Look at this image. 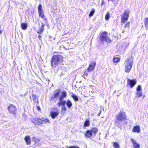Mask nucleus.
<instances>
[{
    "label": "nucleus",
    "instance_id": "5701e85b",
    "mask_svg": "<svg viewBox=\"0 0 148 148\" xmlns=\"http://www.w3.org/2000/svg\"><path fill=\"white\" fill-rule=\"evenodd\" d=\"M71 97L73 98V100H74L75 101H78L79 100L78 97L75 95L73 94V93H72Z\"/></svg>",
    "mask_w": 148,
    "mask_h": 148
},
{
    "label": "nucleus",
    "instance_id": "4468645a",
    "mask_svg": "<svg viewBox=\"0 0 148 148\" xmlns=\"http://www.w3.org/2000/svg\"><path fill=\"white\" fill-rule=\"evenodd\" d=\"M131 141L133 144V147L134 148H140V145L134 140L132 138L131 139Z\"/></svg>",
    "mask_w": 148,
    "mask_h": 148
},
{
    "label": "nucleus",
    "instance_id": "79ce46f5",
    "mask_svg": "<svg viewBox=\"0 0 148 148\" xmlns=\"http://www.w3.org/2000/svg\"><path fill=\"white\" fill-rule=\"evenodd\" d=\"M38 37L39 38V39L40 40H42V38H41V36L40 35H38Z\"/></svg>",
    "mask_w": 148,
    "mask_h": 148
},
{
    "label": "nucleus",
    "instance_id": "473e14b6",
    "mask_svg": "<svg viewBox=\"0 0 148 148\" xmlns=\"http://www.w3.org/2000/svg\"><path fill=\"white\" fill-rule=\"evenodd\" d=\"M32 140L36 143H38L39 142V140L34 137L32 138Z\"/></svg>",
    "mask_w": 148,
    "mask_h": 148
},
{
    "label": "nucleus",
    "instance_id": "e433bc0d",
    "mask_svg": "<svg viewBox=\"0 0 148 148\" xmlns=\"http://www.w3.org/2000/svg\"><path fill=\"white\" fill-rule=\"evenodd\" d=\"M51 16H53V17H55L56 16V13H55V10H53V11H52L51 13Z\"/></svg>",
    "mask_w": 148,
    "mask_h": 148
},
{
    "label": "nucleus",
    "instance_id": "9b49d317",
    "mask_svg": "<svg viewBox=\"0 0 148 148\" xmlns=\"http://www.w3.org/2000/svg\"><path fill=\"white\" fill-rule=\"evenodd\" d=\"M95 65V62H93L90 64L89 65L88 67L87 68V71H88V72L92 71L94 70Z\"/></svg>",
    "mask_w": 148,
    "mask_h": 148
},
{
    "label": "nucleus",
    "instance_id": "7ed1b4c3",
    "mask_svg": "<svg viewBox=\"0 0 148 148\" xmlns=\"http://www.w3.org/2000/svg\"><path fill=\"white\" fill-rule=\"evenodd\" d=\"M32 122L34 124L36 125H39L40 124H48L49 123V121L48 119H45L42 118V119H33Z\"/></svg>",
    "mask_w": 148,
    "mask_h": 148
},
{
    "label": "nucleus",
    "instance_id": "6ab92c4d",
    "mask_svg": "<svg viewBox=\"0 0 148 148\" xmlns=\"http://www.w3.org/2000/svg\"><path fill=\"white\" fill-rule=\"evenodd\" d=\"M32 100L34 103H38V99L36 94L33 95H32Z\"/></svg>",
    "mask_w": 148,
    "mask_h": 148
},
{
    "label": "nucleus",
    "instance_id": "4c0bfd02",
    "mask_svg": "<svg viewBox=\"0 0 148 148\" xmlns=\"http://www.w3.org/2000/svg\"><path fill=\"white\" fill-rule=\"evenodd\" d=\"M130 24V22H127L126 24L125 25L124 27H129Z\"/></svg>",
    "mask_w": 148,
    "mask_h": 148
},
{
    "label": "nucleus",
    "instance_id": "f03ea898",
    "mask_svg": "<svg viewBox=\"0 0 148 148\" xmlns=\"http://www.w3.org/2000/svg\"><path fill=\"white\" fill-rule=\"evenodd\" d=\"M133 62V59L131 58H128L124 63L125 68V71L126 72L129 73L132 66Z\"/></svg>",
    "mask_w": 148,
    "mask_h": 148
},
{
    "label": "nucleus",
    "instance_id": "ddd939ff",
    "mask_svg": "<svg viewBox=\"0 0 148 148\" xmlns=\"http://www.w3.org/2000/svg\"><path fill=\"white\" fill-rule=\"evenodd\" d=\"M67 96V93L65 91H63L59 97V99L60 101H62L64 99L66 98Z\"/></svg>",
    "mask_w": 148,
    "mask_h": 148
},
{
    "label": "nucleus",
    "instance_id": "de8ad7c7",
    "mask_svg": "<svg viewBox=\"0 0 148 148\" xmlns=\"http://www.w3.org/2000/svg\"><path fill=\"white\" fill-rule=\"evenodd\" d=\"M21 95L23 96V95Z\"/></svg>",
    "mask_w": 148,
    "mask_h": 148
},
{
    "label": "nucleus",
    "instance_id": "c85d7f7f",
    "mask_svg": "<svg viewBox=\"0 0 148 148\" xmlns=\"http://www.w3.org/2000/svg\"><path fill=\"white\" fill-rule=\"evenodd\" d=\"M145 25L146 29H147L148 28V18H146L145 19Z\"/></svg>",
    "mask_w": 148,
    "mask_h": 148
},
{
    "label": "nucleus",
    "instance_id": "39448f33",
    "mask_svg": "<svg viewBox=\"0 0 148 148\" xmlns=\"http://www.w3.org/2000/svg\"><path fill=\"white\" fill-rule=\"evenodd\" d=\"M8 109L10 113L15 115L16 112V108L14 105L11 104L8 107Z\"/></svg>",
    "mask_w": 148,
    "mask_h": 148
},
{
    "label": "nucleus",
    "instance_id": "2f4dec72",
    "mask_svg": "<svg viewBox=\"0 0 148 148\" xmlns=\"http://www.w3.org/2000/svg\"><path fill=\"white\" fill-rule=\"evenodd\" d=\"M61 91V90L60 89H58L56 90V98L58 97Z\"/></svg>",
    "mask_w": 148,
    "mask_h": 148
},
{
    "label": "nucleus",
    "instance_id": "0eeeda50",
    "mask_svg": "<svg viewBox=\"0 0 148 148\" xmlns=\"http://www.w3.org/2000/svg\"><path fill=\"white\" fill-rule=\"evenodd\" d=\"M129 14L127 12H125L123 13V16H122L121 22L125 23L127 20Z\"/></svg>",
    "mask_w": 148,
    "mask_h": 148
},
{
    "label": "nucleus",
    "instance_id": "72a5a7b5",
    "mask_svg": "<svg viewBox=\"0 0 148 148\" xmlns=\"http://www.w3.org/2000/svg\"><path fill=\"white\" fill-rule=\"evenodd\" d=\"M95 12V10L94 9H93L90 12L89 14V16L90 17H91L94 14Z\"/></svg>",
    "mask_w": 148,
    "mask_h": 148
},
{
    "label": "nucleus",
    "instance_id": "2eb2a0df",
    "mask_svg": "<svg viewBox=\"0 0 148 148\" xmlns=\"http://www.w3.org/2000/svg\"><path fill=\"white\" fill-rule=\"evenodd\" d=\"M24 140L27 145H29L31 144V141L30 136H25L24 138Z\"/></svg>",
    "mask_w": 148,
    "mask_h": 148
},
{
    "label": "nucleus",
    "instance_id": "ea45409f",
    "mask_svg": "<svg viewBox=\"0 0 148 148\" xmlns=\"http://www.w3.org/2000/svg\"><path fill=\"white\" fill-rule=\"evenodd\" d=\"M37 109L39 111L41 110L39 106H38L37 103Z\"/></svg>",
    "mask_w": 148,
    "mask_h": 148
},
{
    "label": "nucleus",
    "instance_id": "c9c22d12",
    "mask_svg": "<svg viewBox=\"0 0 148 148\" xmlns=\"http://www.w3.org/2000/svg\"><path fill=\"white\" fill-rule=\"evenodd\" d=\"M136 91L138 92H142L141 90V86L140 85H138V87L137 88Z\"/></svg>",
    "mask_w": 148,
    "mask_h": 148
},
{
    "label": "nucleus",
    "instance_id": "393cba45",
    "mask_svg": "<svg viewBox=\"0 0 148 148\" xmlns=\"http://www.w3.org/2000/svg\"><path fill=\"white\" fill-rule=\"evenodd\" d=\"M61 109V112L62 114H64L67 111V109L66 106H62Z\"/></svg>",
    "mask_w": 148,
    "mask_h": 148
},
{
    "label": "nucleus",
    "instance_id": "a19ab883",
    "mask_svg": "<svg viewBox=\"0 0 148 148\" xmlns=\"http://www.w3.org/2000/svg\"><path fill=\"white\" fill-rule=\"evenodd\" d=\"M67 148H79L78 147H76V146H70L69 147H67Z\"/></svg>",
    "mask_w": 148,
    "mask_h": 148
},
{
    "label": "nucleus",
    "instance_id": "7c9ffc66",
    "mask_svg": "<svg viewBox=\"0 0 148 148\" xmlns=\"http://www.w3.org/2000/svg\"><path fill=\"white\" fill-rule=\"evenodd\" d=\"M56 98V93H53V96L50 98L51 102L53 103L55 101V99Z\"/></svg>",
    "mask_w": 148,
    "mask_h": 148
},
{
    "label": "nucleus",
    "instance_id": "f257e3e1",
    "mask_svg": "<svg viewBox=\"0 0 148 148\" xmlns=\"http://www.w3.org/2000/svg\"><path fill=\"white\" fill-rule=\"evenodd\" d=\"M115 118V123L119 128L121 130L123 122L127 119L125 112L123 111H120L116 114Z\"/></svg>",
    "mask_w": 148,
    "mask_h": 148
},
{
    "label": "nucleus",
    "instance_id": "1a4fd4ad",
    "mask_svg": "<svg viewBox=\"0 0 148 148\" xmlns=\"http://www.w3.org/2000/svg\"><path fill=\"white\" fill-rule=\"evenodd\" d=\"M51 64L52 69L54 70L56 68V56H53L51 60Z\"/></svg>",
    "mask_w": 148,
    "mask_h": 148
},
{
    "label": "nucleus",
    "instance_id": "423d86ee",
    "mask_svg": "<svg viewBox=\"0 0 148 148\" xmlns=\"http://www.w3.org/2000/svg\"><path fill=\"white\" fill-rule=\"evenodd\" d=\"M38 10L39 15L40 17H41L42 18L44 17V11L42 9V6L41 4H39L38 7Z\"/></svg>",
    "mask_w": 148,
    "mask_h": 148
},
{
    "label": "nucleus",
    "instance_id": "37998d69",
    "mask_svg": "<svg viewBox=\"0 0 148 148\" xmlns=\"http://www.w3.org/2000/svg\"><path fill=\"white\" fill-rule=\"evenodd\" d=\"M2 31L1 29L0 30V34H2Z\"/></svg>",
    "mask_w": 148,
    "mask_h": 148
},
{
    "label": "nucleus",
    "instance_id": "aec40b11",
    "mask_svg": "<svg viewBox=\"0 0 148 148\" xmlns=\"http://www.w3.org/2000/svg\"><path fill=\"white\" fill-rule=\"evenodd\" d=\"M27 27V25L26 23H22L21 24V27L22 29L23 30H26Z\"/></svg>",
    "mask_w": 148,
    "mask_h": 148
},
{
    "label": "nucleus",
    "instance_id": "49530a36",
    "mask_svg": "<svg viewBox=\"0 0 148 148\" xmlns=\"http://www.w3.org/2000/svg\"><path fill=\"white\" fill-rule=\"evenodd\" d=\"M127 124V123L126 122H125V124Z\"/></svg>",
    "mask_w": 148,
    "mask_h": 148
},
{
    "label": "nucleus",
    "instance_id": "20e7f679",
    "mask_svg": "<svg viewBox=\"0 0 148 148\" xmlns=\"http://www.w3.org/2000/svg\"><path fill=\"white\" fill-rule=\"evenodd\" d=\"M108 34L106 32H104L102 33L99 39L102 42H106L108 43H110L111 42V40L108 37Z\"/></svg>",
    "mask_w": 148,
    "mask_h": 148
},
{
    "label": "nucleus",
    "instance_id": "f704fd0d",
    "mask_svg": "<svg viewBox=\"0 0 148 148\" xmlns=\"http://www.w3.org/2000/svg\"><path fill=\"white\" fill-rule=\"evenodd\" d=\"M110 17V14L109 12H108L107 14H106L105 16V19L106 20H108Z\"/></svg>",
    "mask_w": 148,
    "mask_h": 148
},
{
    "label": "nucleus",
    "instance_id": "f8f14e48",
    "mask_svg": "<svg viewBox=\"0 0 148 148\" xmlns=\"http://www.w3.org/2000/svg\"><path fill=\"white\" fill-rule=\"evenodd\" d=\"M62 58V56L61 55H56V65L61 63L63 60Z\"/></svg>",
    "mask_w": 148,
    "mask_h": 148
},
{
    "label": "nucleus",
    "instance_id": "6e6552de",
    "mask_svg": "<svg viewBox=\"0 0 148 148\" xmlns=\"http://www.w3.org/2000/svg\"><path fill=\"white\" fill-rule=\"evenodd\" d=\"M127 80V84L129 85L131 88H132L136 83V81L135 79H128Z\"/></svg>",
    "mask_w": 148,
    "mask_h": 148
},
{
    "label": "nucleus",
    "instance_id": "cd10ccee",
    "mask_svg": "<svg viewBox=\"0 0 148 148\" xmlns=\"http://www.w3.org/2000/svg\"><path fill=\"white\" fill-rule=\"evenodd\" d=\"M98 131V129L96 128H92L91 130L92 133H94L93 135L94 136H95V134Z\"/></svg>",
    "mask_w": 148,
    "mask_h": 148
},
{
    "label": "nucleus",
    "instance_id": "8fccbe9b",
    "mask_svg": "<svg viewBox=\"0 0 148 148\" xmlns=\"http://www.w3.org/2000/svg\"><path fill=\"white\" fill-rule=\"evenodd\" d=\"M55 91H56V90H55V91H54V93H55Z\"/></svg>",
    "mask_w": 148,
    "mask_h": 148
},
{
    "label": "nucleus",
    "instance_id": "a878e982",
    "mask_svg": "<svg viewBox=\"0 0 148 148\" xmlns=\"http://www.w3.org/2000/svg\"><path fill=\"white\" fill-rule=\"evenodd\" d=\"M84 126L85 127H88L90 125V122L89 120H86L84 122Z\"/></svg>",
    "mask_w": 148,
    "mask_h": 148
},
{
    "label": "nucleus",
    "instance_id": "f3484780",
    "mask_svg": "<svg viewBox=\"0 0 148 148\" xmlns=\"http://www.w3.org/2000/svg\"><path fill=\"white\" fill-rule=\"evenodd\" d=\"M92 133L90 130H87L85 134V137L88 138H90L92 136Z\"/></svg>",
    "mask_w": 148,
    "mask_h": 148
},
{
    "label": "nucleus",
    "instance_id": "4be33fe9",
    "mask_svg": "<svg viewBox=\"0 0 148 148\" xmlns=\"http://www.w3.org/2000/svg\"><path fill=\"white\" fill-rule=\"evenodd\" d=\"M66 101H60V102H59L58 103V105L59 106H60L62 105V106H65V105L66 103Z\"/></svg>",
    "mask_w": 148,
    "mask_h": 148
},
{
    "label": "nucleus",
    "instance_id": "09e8293b",
    "mask_svg": "<svg viewBox=\"0 0 148 148\" xmlns=\"http://www.w3.org/2000/svg\"><path fill=\"white\" fill-rule=\"evenodd\" d=\"M55 91H56V90H55V91H54V93H55Z\"/></svg>",
    "mask_w": 148,
    "mask_h": 148
},
{
    "label": "nucleus",
    "instance_id": "412c9836",
    "mask_svg": "<svg viewBox=\"0 0 148 148\" xmlns=\"http://www.w3.org/2000/svg\"><path fill=\"white\" fill-rule=\"evenodd\" d=\"M66 103L67 107L69 109L72 106V103L69 100H68Z\"/></svg>",
    "mask_w": 148,
    "mask_h": 148
},
{
    "label": "nucleus",
    "instance_id": "b1692460",
    "mask_svg": "<svg viewBox=\"0 0 148 148\" xmlns=\"http://www.w3.org/2000/svg\"><path fill=\"white\" fill-rule=\"evenodd\" d=\"M120 60V58L117 57V56H115L114 57L113 61L114 63L118 62Z\"/></svg>",
    "mask_w": 148,
    "mask_h": 148
},
{
    "label": "nucleus",
    "instance_id": "dca6fc26",
    "mask_svg": "<svg viewBox=\"0 0 148 148\" xmlns=\"http://www.w3.org/2000/svg\"><path fill=\"white\" fill-rule=\"evenodd\" d=\"M132 131L134 132L139 133L140 131V127L138 125L134 126L133 127Z\"/></svg>",
    "mask_w": 148,
    "mask_h": 148
},
{
    "label": "nucleus",
    "instance_id": "c03bdc74",
    "mask_svg": "<svg viewBox=\"0 0 148 148\" xmlns=\"http://www.w3.org/2000/svg\"><path fill=\"white\" fill-rule=\"evenodd\" d=\"M56 116L58 114V113L56 112Z\"/></svg>",
    "mask_w": 148,
    "mask_h": 148
},
{
    "label": "nucleus",
    "instance_id": "9d476101",
    "mask_svg": "<svg viewBox=\"0 0 148 148\" xmlns=\"http://www.w3.org/2000/svg\"><path fill=\"white\" fill-rule=\"evenodd\" d=\"M50 114L53 119H54L56 117V107L55 106L51 109Z\"/></svg>",
    "mask_w": 148,
    "mask_h": 148
},
{
    "label": "nucleus",
    "instance_id": "c756f323",
    "mask_svg": "<svg viewBox=\"0 0 148 148\" xmlns=\"http://www.w3.org/2000/svg\"><path fill=\"white\" fill-rule=\"evenodd\" d=\"M113 144L114 148H120V145L118 143L116 142H113Z\"/></svg>",
    "mask_w": 148,
    "mask_h": 148
},
{
    "label": "nucleus",
    "instance_id": "58836bf2",
    "mask_svg": "<svg viewBox=\"0 0 148 148\" xmlns=\"http://www.w3.org/2000/svg\"><path fill=\"white\" fill-rule=\"evenodd\" d=\"M88 71H84V75H85L87 77L88 75Z\"/></svg>",
    "mask_w": 148,
    "mask_h": 148
},
{
    "label": "nucleus",
    "instance_id": "a211bd4d",
    "mask_svg": "<svg viewBox=\"0 0 148 148\" xmlns=\"http://www.w3.org/2000/svg\"><path fill=\"white\" fill-rule=\"evenodd\" d=\"M44 25L43 23H42V25L40 27H39V29L37 31V33L39 34H41L43 31L44 27Z\"/></svg>",
    "mask_w": 148,
    "mask_h": 148
},
{
    "label": "nucleus",
    "instance_id": "a18cd8bd",
    "mask_svg": "<svg viewBox=\"0 0 148 148\" xmlns=\"http://www.w3.org/2000/svg\"><path fill=\"white\" fill-rule=\"evenodd\" d=\"M108 1H113L112 0H108Z\"/></svg>",
    "mask_w": 148,
    "mask_h": 148
},
{
    "label": "nucleus",
    "instance_id": "bb28decb",
    "mask_svg": "<svg viewBox=\"0 0 148 148\" xmlns=\"http://www.w3.org/2000/svg\"><path fill=\"white\" fill-rule=\"evenodd\" d=\"M136 97L137 98H140L142 95V92L136 91Z\"/></svg>",
    "mask_w": 148,
    "mask_h": 148
}]
</instances>
